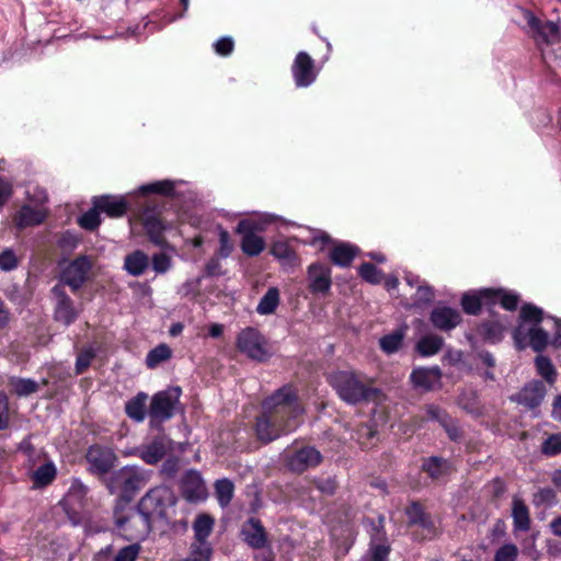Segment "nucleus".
I'll use <instances>...</instances> for the list:
<instances>
[{"instance_id": "8", "label": "nucleus", "mask_w": 561, "mask_h": 561, "mask_svg": "<svg viewBox=\"0 0 561 561\" xmlns=\"http://www.w3.org/2000/svg\"><path fill=\"white\" fill-rule=\"evenodd\" d=\"M265 337L254 328H245L237 337L239 351L256 362H266L271 357Z\"/></svg>"}, {"instance_id": "58", "label": "nucleus", "mask_w": 561, "mask_h": 561, "mask_svg": "<svg viewBox=\"0 0 561 561\" xmlns=\"http://www.w3.org/2000/svg\"><path fill=\"white\" fill-rule=\"evenodd\" d=\"M558 32H559V26L557 23H554L552 21H546L542 23V28L540 31L539 38L542 42L548 43L549 38L552 36H556L558 34Z\"/></svg>"}, {"instance_id": "10", "label": "nucleus", "mask_w": 561, "mask_h": 561, "mask_svg": "<svg viewBox=\"0 0 561 561\" xmlns=\"http://www.w3.org/2000/svg\"><path fill=\"white\" fill-rule=\"evenodd\" d=\"M92 264L88 256L81 255L71 261L60 274L59 282L70 287L72 293H77L88 280V275L91 271Z\"/></svg>"}, {"instance_id": "60", "label": "nucleus", "mask_w": 561, "mask_h": 561, "mask_svg": "<svg viewBox=\"0 0 561 561\" xmlns=\"http://www.w3.org/2000/svg\"><path fill=\"white\" fill-rule=\"evenodd\" d=\"M316 488L327 495L334 494L336 490V483L332 479H318L314 481Z\"/></svg>"}, {"instance_id": "37", "label": "nucleus", "mask_w": 561, "mask_h": 561, "mask_svg": "<svg viewBox=\"0 0 561 561\" xmlns=\"http://www.w3.org/2000/svg\"><path fill=\"white\" fill-rule=\"evenodd\" d=\"M439 376V370H431L425 368L414 369L411 374V380L416 387L430 390L434 380Z\"/></svg>"}, {"instance_id": "49", "label": "nucleus", "mask_w": 561, "mask_h": 561, "mask_svg": "<svg viewBox=\"0 0 561 561\" xmlns=\"http://www.w3.org/2000/svg\"><path fill=\"white\" fill-rule=\"evenodd\" d=\"M11 386L18 396H28L37 391L38 386L32 379H12Z\"/></svg>"}, {"instance_id": "45", "label": "nucleus", "mask_w": 561, "mask_h": 561, "mask_svg": "<svg viewBox=\"0 0 561 561\" xmlns=\"http://www.w3.org/2000/svg\"><path fill=\"white\" fill-rule=\"evenodd\" d=\"M541 454L548 457H553L561 454V432L549 435L540 447Z\"/></svg>"}, {"instance_id": "13", "label": "nucleus", "mask_w": 561, "mask_h": 561, "mask_svg": "<svg viewBox=\"0 0 561 561\" xmlns=\"http://www.w3.org/2000/svg\"><path fill=\"white\" fill-rule=\"evenodd\" d=\"M259 225L254 221L243 219L237 225L236 232L242 236L241 250L248 256L259 255L265 248L264 239L255 233Z\"/></svg>"}, {"instance_id": "28", "label": "nucleus", "mask_w": 561, "mask_h": 561, "mask_svg": "<svg viewBox=\"0 0 561 561\" xmlns=\"http://www.w3.org/2000/svg\"><path fill=\"white\" fill-rule=\"evenodd\" d=\"M450 463L447 459L437 456H431L423 459L422 470L433 480H438L448 474Z\"/></svg>"}, {"instance_id": "55", "label": "nucleus", "mask_w": 561, "mask_h": 561, "mask_svg": "<svg viewBox=\"0 0 561 561\" xmlns=\"http://www.w3.org/2000/svg\"><path fill=\"white\" fill-rule=\"evenodd\" d=\"M19 262L20 257H18L11 249L2 251V271L14 270L19 265Z\"/></svg>"}, {"instance_id": "24", "label": "nucleus", "mask_w": 561, "mask_h": 561, "mask_svg": "<svg viewBox=\"0 0 561 561\" xmlns=\"http://www.w3.org/2000/svg\"><path fill=\"white\" fill-rule=\"evenodd\" d=\"M505 327L499 320H486L477 328V334L486 343L496 344L502 341Z\"/></svg>"}, {"instance_id": "47", "label": "nucleus", "mask_w": 561, "mask_h": 561, "mask_svg": "<svg viewBox=\"0 0 561 561\" xmlns=\"http://www.w3.org/2000/svg\"><path fill=\"white\" fill-rule=\"evenodd\" d=\"M403 341V333L400 331L392 332L380 339V347L388 354L397 352Z\"/></svg>"}, {"instance_id": "62", "label": "nucleus", "mask_w": 561, "mask_h": 561, "mask_svg": "<svg viewBox=\"0 0 561 561\" xmlns=\"http://www.w3.org/2000/svg\"><path fill=\"white\" fill-rule=\"evenodd\" d=\"M524 18L527 21L528 26L537 34L539 37L540 31L542 28V21L534 15V13L529 10H524Z\"/></svg>"}, {"instance_id": "5", "label": "nucleus", "mask_w": 561, "mask_h": 561, "mask_svg": "<svg viewBox=\"0 0 561 561\" xmlns=\"http://www.w3.org/2000/svg\"><path fill=\"white\" fill-rule=\"evenodd\" d=\"M111 494H117L114 504L126 501L129 504L145 483L142 471L135 466H125L104 478L103 481Z\"/></svg>"}, {"instance_id": "15", "label": "nucleus", "mask_w": 561, "mask_h": 561, "mask_svg": "<svg viewBox=\"0 0 561 561\" xmlns=\"http://www.w3.org/2000/svg\"><path fill=\"white\" fill-rule=\"evenodd\" d=\"M182 496L190 503H198L207 497V488L198 471H187L180 483Z\"/></svg>"}, {"instance_id": "1", "label": "nucleus", "mask_w": 561, "mask_h": 561, "mask_svg": "<svg viewBox=\"0 0 561 561\" xmlns=\"http://www.w3.org/2000/svg\"><path fill=\"white\" fill-rule=\"evenodd\" d=\"M302 413L298 396L291 385H285L262 402V413L256 416L255 434L268 444L287 435L298 426L296 419Z\"/></svg>"}, {"instance_id": "2", "label": "nucleus", "mask_w": 561, "mask_h": 561, "mask_svg": "<svg viewBox=\"0 0 561 561\" xmlns=\"http://www.w3.org/2000/svg\"><path fill=\"white\" fill-rule=\"evenodd\" d=\"M138 503L154 529L160 533H181L187 529L186 518L176 519L178 497L171 488L154 486L146 492Z\"/></svg>"}, {"instance_id": "51", "label": "nucleus", "mask_w": 561, "mask_h": 561, "mask_svg": "<svg viewBox=\"0 0 561 561\" xmlns=\"http://www.w3.org/2000/svg\"><path fill=\"white\" fill-rule=\"evenodd\" d=\"M171 267V259L165 253H156L152 256V268L159 273L163 274L169 271Z\"/></svg>"}, {"instance_id": "59", "label": "nucleus", "mask_w": 561, "mask_h": 561, "mask_svg": "<svg viewBox=\"0 0 561 561\" xmlns=\"http://www.w3.org/2000/svg\"><path fill=\"white\" fill-rule=\"evenodd\" d=\"M219 243H220V248H219L220 256L228 257L232 251V244L230 242L229 233L224 229H221L219 232Z\"/></svg>"}, {"instance_id": "14", "label": "nucleus", "mask_w": 561, "mask_h": 561, "mask_svg": "<svg viewBox=\"0 0 561 561\" xmlns=\"http://www.w3.org/2000/svg\"><path fill=\"white\" fill-rule=\"evenodd\" d=\"M240 537L244 543L255 550L271 547L268 534L262 522L256 517H250L242 524Z\"/></svg>"}, {"instance_id": "7", "label": "nucleus", "mask_w": 561, "mask_h": 561, "mask_svg": "<svg viewBox=\"0 0 561 561\" xmlns=\"http://www.w3.org/2000/svg\"><path fill=\"white\" fill-rule=\"evenodd\" d=\"M88 471L104 481L112 473L117 462V456L110 447L99 444L91 445L85 453Z\"/></svg>"}, {"instance_id": "22", "label": "nucleus", "mask_w": 561, "mask_h": 561, "mask_svg": "<svg viewBox=\"0 0 561 561\" xmlns=\"http://www.w3.org/2000/svg\"><path fill=\"white\" fill-rule=\"evenodd\" d=\"M409 526H420L431 534L435 533V525L431 516L425 512L424 507L416 501L411 502L405 507Z\"/></svg>"}, {"instance_id": "32", "label": "nucleus", "mask_w": 561, "mask_h": 561, "mask_svg": "<svg viewBox=\"0 0 561 561\" xmlns=\"http://www.w3.org/2000/svg\"><path fill=\"white\" fill-rule=\"evenodd\" d=\"M356 248L346 243H340L330 251V260L333 264L347 267L356 255Z\"/></svg>"}, {"instance_id": "36", "label": "nucleus", "mask_w": 561, "mask_h": 561, "mask_svg": "<svg viewBox=\"0 0 561 561\" xmlns=\"http://www.w3.org/2000/svg\"><path fill=\"white\" fill-rule=\"evenodd\" d=\"M279 304V291L276 287H271L261 298L256 311L260 314L273 313Z\"/></svg>"}, {"instance_id": "12", "label": "nucleus", "mask_w": 561, "mask_h": 561, "mask_svg": "<svg viewBox=\"0 0 561 561\" xmlns=\"http://www.w3.org/2000/svg\"><path fill=\"white\" fill-rule=\"evenodd\" d=\"M172 440L164 434L154 436L148 444L136 448L135 455L147 465H157L172 450Z\"/></svg>"}, {"instance_id": "11", "label": "nucleus", "mask_w": 561, "mask_h": 561, "mask_svg": "<svg viewBox=\"0 0 561 561\" xmlns=\"http://www.w3.org/2000/svg\"><path fill=\"white\" fill-rule=\"evenodd\" d=\"M514 342L519 350L530 346L535 352L543 351L549 342L548 333L538 325L519 323L513 331Z\"/></svg>"}, {"instance_id": "31", "label": "nucleus", "mask_w": 561, "mask_h": 561, "mask_svg": "<svg viewBox=\"0 0 561 561\" xmlns=\"http://www.w3.org/2000/svg\"><path fill=\"white\" fill-rule=\"evenodd\" d=\"M57 476V468L53 461L48 460L41 465L32 473L34 488L42 489L53 483Z\"/></svg>"}, {"instance_id": "39", "label": "nucleus", "mask_w": 561, "mask_h": 561, "mask_svg": "<svg viewBox=\"0 0 561 561\" xmlns=\"http://www.w3.org/2000/svg\"><path fill=\"white\" fill-rule=\"evenodd\" d=\"M391 551V547L387 542H375L371 540L369 545V549L366 554L363 557V561H389V553Z\"/></svg>"}, {"instance_id": "35", "label": "nucleus", "mask_w": 561, "mask_h": 561, "mask_svg": "<svg viewBox=\"0 0 561 561\" xmlns=\"http://www.w3.org/2000/svg\"><path fill=\"white\" fill-rule=\"evenodd\" d=\"M215 494L217 497V501L221 507H226L230 504L233 492H234V485L233 483L227 479H220L215 482Z\"/></svg>"}, {"instance_id": "18", "label": "nucleus", "mask_w": 561, "mask_h": 561, "mask_svg": "<svg viewBox=\"0 0 561 561\" xmlns=\"http://www.w3.org/2000/svg\"><path fill=\"white\" fill-rule=\"evenodd\" d=\"M547 394V389L541 380H531L526 383L512 399L529 410L538 408Z\"/></svg>"}, {"instance_id": "53", "label": "nucleus", "mask_w": 561, "mask_h": 561, "mask_svg": "<svg viewBox=\"0 0 561 561\" xmlns=\"http://www.w3.org/2000/svg\"><path fill=\"white\" fill-rule=\"evenodd\" d=\"M139 552V546L137 543L129 545L122 548L116 554L114 561H135Z\"/></svg>"}, {"instance_id": "16", "label": "nucleus", "mask_w": 561, "mask_h": 561, "mask_svg": "<svg viewBox=\"0 0 561 561\" xmlns=\"http://www.w3.org/2000/svg\"><path fill=\"white\" fill-rule=\"evenodd\" d=\"M291 72L298 88L309 87L317 78L314 60L306 51L298 53L291 66Z\"/></svg>"}, {"instance_id": "40", "label": "nucleus", "mask_w": 561, "mask_h": 561, "mask_svg": "<svg viewBox=\"0 0 561 561\" xmlns=\"http://www.w3.org/2000/svg\"><path fill=\"white\" fill-rule=\"evenodd\" d=\"M443 343V339L438 335H426L419 341L416 348L420 354L431 356L440 351Z\"/></svg>"}, {"instance_id": "41", "label": "nucleus", "mask_w": 561, "mask_h": 561, "mask_svg": "<svg viewBox=\"0 0 561 561\" xmlns=\"http://www.w3.org/2000/svg\"><path fill=\"white\" fill-rule=\"evenodd\" d=\"M519 317L520 323L538 325L542 321L543 311L531 304H525L520 309Z\"/></svg>"}, {"instance_id": "17", "label": "nucleus", "mask_w": 561, "mask_h": 561, "mask_svg": "<svg viewBox=\"0 0 561 561\" xmlns=\"http://www.w3.org/2000/svg\"><path fill=\"white\" fill-rule=\"evenodd\" d=\"M321 453L311 446L302 447L296 450L287 461V466L290 471L296 473H302L309 468H314L322 462Z\"/></svg>"}, {"instance_id": "6", "label": "nucleus", "mask_w": 561, "mask_h": 561, "mask_svg": "<svg viewBox=\"0 0 561 561\" xmlns=\"http://www.w3.org/2000/svg\"><path fill=\"white\" fill-rule=\"evenodd\" d=\"M181 394L182 389L173 386L158 391L151 397L148 409L149 426L151 428L160 430L164 422L175 415Z\"/></svg>"}, {"instance_id": "57", "label": "nucleus", "mask_w": 561, "mask_h": 561, "mask_svg": "<svg viewBox=\"0 0 561 561\" xmlns=\"http://www.w3.org/2000/svg\"><path fill=\"white\" fill-rule=\"evenodd\" d=\"M233 41L230 37H222L214 44L216 53L221 56H228L229 54H231L233 50Z\"/></svg>"}, {"instance_id": "33", "label": "nucleus", "mask_w": 561, "mask_h": 561, "mask_svg": "<svg viewBox=\"0 0 561 561\" xmlns=\"http://www.w3.org/2000/svg\"><path fill=\"white\" fill-rule=\"evenodd\" d=\"M215 519L208 514H199L193 523L195 538L198 542L206 541L213 531Z\"/></svg>"}, {"instance_id": "54", "label": "nucleus", "mask_w": 561, "mask_h": 561, "mask_svg": "<svg viewBox=\"0 0 561 561\" xmlns=\"http://www.w3.org/2000/svg\"><path fill=\"white\" fill-rule=\"evenodd\" d=\"M180 469L179 459L176 457H170L164 460L161 468V473L165 478H174Z\"/></svg>"}, {"instance_id": "20", "label": "nucleus", "mask_w": 561, "mask_h": 561, "mask_svg": "<svg viewBox=\"0 0 561 561\" xmlns=\"http://www.w3.org/2000/svg\"><path fill=\"white\" fill-rule=\"evenodd\" d=\"M430 319L436 329L450 331L460 323L461 314L450 307H436L432 310Z\"/></svg>"}, {"instance_id": "43", "label": "nucleus", "mask_w": 561, "mask_h": 561, "mask_svg": "<svg viewBox=\"0 0 561 561\" xmlns=\"http://www.w3.org/2000/svg\"><path fill=\"white\" fill-rule=\"evenodd\" d=\"M271 254L277 260L291 263L295 260V251L288 242L279 240L275 241L271 247Z\"/></svg>"}, {"instance_id": "21", "label": "nucleus", "mask_w": 561, "mask_h": 561, "mask_svg": "<svg viewBox=\"0 0 561 561\" xmlns=\"http://www.w3.org/2000/svg\"><path fill=\"white\" fill-rule=\"evenodd\" d=\"M93 205L110 217H123L128 208L124 197L103 195L93 198Z\"/></svg>"}, {"instance_id": "19", "label": "nucleus", "mask_w": 561, "mask_h": 561, "mask_svg": "<svg viewBox=\"0 0 561 561\" xmlns=\"http://www.w3.org/2000/svg\"><path fill=\"white\" fill-rule=\"evenodd\" d=\"M309 289L312 294H327L332 285L331 270L322 263H313L308 267Z\"/></svg>"}, {"instance_id": "34", "label": "nucleus", "mask_w": 561, "mask_h": 561, "mask_svg": "<svg viewBox=\"0 0 561 561\" xmlns=\"http://www.w3.org/2000/svg\"><path fill=\"white\" fill-rule=\"evenodd\" d=\"M535 366L538 375L545 379L550 386L554 385L558 373L551 359L547 356L539 355L535 359Z\"/></svg>"}, {"instance_id": "38", "label": "nucleus", "mask_w": 561, "mask_h": 561, "mask_svg": "<svg viewBox=\"0 0 561 561\" xmlns=\"http://www.w3.org/2000/svg\"><path fill=\"white\" fill-rule=\"evenodd\" d=\"M171 356V347L168 346L167 344H159L158 346L149 351V353L147 354L146 365L148 368H156L161 363L170 359Z\"/></svg>"}, {"instance_id": "64", "label": "nucleus", "mask_w": 561, "mask_h": 561, "mask_svg": "<svg viewBox=\"0 0 561 561\" xmlns=\"http://www.w3.org/2000/svg\"><path fill=\"white\" fill-rule=\"evenodd\" d=\"M443 427L451 440L458 442L462 438L460 428L451 421V419L447 423H444Z\"/></svg>"}, {"instance_id": "29", "label": "nucleus", "mask_w": 561, "mask_h": 561, "mask_svg": "<svg viewBox=\"0 0 561 561\" xmlns=\"http://www.w3.org/2000/svg\"><path fill=\"white\" fill-rule=\"evenodd\" d=\"M45 214L39 209L24 205L14 216V224L22 229L30 226L39 225L44 221Z\"/></svg>"}, {"instance_id": "56", "label": "nucleus", "mask_w": 561, "mask_h": 561, "mask_svg": "<svg viewBox=\"0 0 561 561\" xmlns=\"http://www.w3.org/2000/svg\"><path fill=\"white\" fill-rule=\"evenodd\" d=\"M435 298L434 291L430 286H419L415 294V302L431 304Z\"/></svg>"}, {"instance_id": "3", "label": "nucleus", "mask_w": 561, "mask_h": 561, "mask_svg": "<svg viewBox=\"0 0 561 561\" xmlns=\"http://www.w3.org/2000/svg\"><path fill=\"white\" fill-rule=\"evenodd\" d=\"M113 520L116 534L128 541L144 540L154 529L147 515L139 508V503L136 506L127 504L126 501L114 504Z\"/></svg>"}, {"instance_id": "52", "label": "nucleus", "mask_w": 561, "mask_h": 561, "mask_svg": "<svg viewBox=\"0 0 561 561\" xmlns=\"http://www.w3.org/2000/svg\"><path fill=\"white\" fill-rule=\"evenodd\" d=\"M210 554L211 548L207 541L198 542V547H196L192 552V558L186 559L185 561H209Z\"/></svg>"}, {"instance_id": "26", "label": "nucleus", "mask_w": 561, "mask_h": 561, "mask_svg": "<svg viewBox=\"0 0 561 561\" xmlns=\"http://www.w3.org/2000/svg\"><path fill=\"white\" fill-rule=\"evenodd\" d=\"M493 289H482L478 295L465 294L461 298V306L467 314H478L483 304H489Z\"/></svg>"}, {"instance_id": "46", "label": "nucleus", "mask_w": 561, "mask_h": 561, "mask_svg": "<svg viewBox=\"0 0 561 561\" xmlns=\"http://www.w3.org/2000/svg\"><path fill=\"white\" fill-rule=\"evenodd\" d=\"M100 209L96 208L94 205L91 209L85 211L78 220L80 227H82L85 230L93 231L95 230L100 224Z\"/></svg>"}, {"instance_id": "30", "label": "nucleus", "mask_w": 561, "mask_h": 561, "mask_svg": "<svg viewBox=\"0 0 561 561\" xmlns=\"http://www.w3.org/2000/svg\"><path fill=\"white\" fill-rule=\"evenodd\" d=\"M512 517L514 528L520 531H527L530 528L529 511L525 502L517 497H513Z\"/></svg>"}, {"instance_id": "27", "label": "nucleus", "mask_w": 561, "mask_h": 561, "mask_svg": "<svg viewBox=\"0 0 561 561\" xmlns=\"http://www.w3.org/2000/svg\"><path fill=\"white\" fill-rule=\"evenodd\" d=\"M147 401L148 394L146 392H138L135 397L129 399L125 404L127 416L137 423L144 422L148 414V412H146Z\"/></svg>"}, {"instance_id": "44", "label": "nucleus", "mask_w": 561, "mask_h": 561, "mask_svg": "<svg viewBox=\"0 0 561 561\" xmlns=\"http://www.w3.org/2000/svg\"><path fill=\"white\" fill-rule=\"evenodd\" d=\"M142 194L153 193L161 195H172L174 192V183L170 180L157 181L142 185L140 188Z\"/></svg>"}, {"instance_id": "61", "label": "nucleus", "mask_w": 561, "mask_h": 561, "mask_svg": "<svg viewBox=\"0 0 561 561\" xmlns=\"http://www.w3.org/2000/svg\"><path fill=\"white\" fill-rule=\"evenodd\" d=\"M92 357L89 352L80 353L76 359V373L82 374L90 366Z\"/></svg>"}, {"instance_id": "42", "label": "nucleus", "mask_w": 561, "mask_h": 561, "mask_svg": "<svg viewBox=\"0 0 561 561\" xmlns=\"http://www.w3.org/2000/svg\"><path fill=\"white\" fill-rule=\"evenodd\" d=\"M497 300L504 309L513 311L517 308L519 297L518 295L506 293L503 289H493V295L490 298V302L495 304Z\"/></svg>"}, {"instance_id": "63", "label": "nucleus", "mask_w": 561, "mask_h": 561, "mask_svg": "<svg viewBox=\"0 0 561 561\" xmlns=\"http://www.w3.org/2000/svg\"><path fill=\"white\" fill-rule=\"evenodd\" d=\"M427 415L430 419L437 421L442 426L444 423H447L450 420V417L444 411L434 405L428 407Z\"/></svg>"}, {"instance_id": "23", "label": "nucleus", "mask_w": 561, "mask_h": 561, "mask_svg": "<svg viewBox=\"0 0 561 561\" xmlns=\"http://www.w3.org/2000/svg\"><path fill=\"white\" fill-rule=\"evenodd\" d=\"M149 267V256L141 250H135L124 259V268L131 276L142 275Z\"/></svg>"}, {"instance_id": "25", "label": "nucleus", "mask_w": 561, "mask_h": 561, "mask_svg": "<svg viewBox=\"0 0 561 561\" xmlns=\"http://www.w3.org/2000/svg\"><path fill=\"white\" fill-rule=\"evenodd\" d=\"M144 228L145 231L149 238V240L158 245V247H165L167 240L164 238V230L165 226L163 225L162 220L159 219L154 215H148L144 219Z\"/></svg>"}, {"instance_id": "4", "label": "nucleus", "mask_w": 561, "mask_h": 561, "mask_svg": "<svg viewBox=\"0 0 561 561\" xmlns=\"http://www.w3.org/2000/svg\"><path fill=\"white\" fill-rule=\"evenodd\" d=\"M339 398L350 404L376 400L379 390L369 386L362 375L353 370H337L327 377Z\"/></svg>"}, {"instance_id": "9", "label": "nucleus", "mask_w": 561, "mask_h": 561, "mask_svg": "<svg viewBox=\"0 0 561 561\" xmlns=\"http://www.w3.org/2000/svg\"><path fill=\"white\" fill-rule=\"evenodd\" d=\"M50 296L54 305V320L65 327L76 322L80 316V309L75 306V301L66 293L62 284H56L50 289Z\"/></svg>"}, {"instance_id": "50", "label": "nucleus", "mask_w": 561, "mask_h": 561, "mask_svg": "<svg viewBox=\"0 0 561 561\" xmlns=\"http://www.w3.org/2000/svg\"><path fill=\"white\" fill-rule=\"evenodd\" d=\"M518 556V548L514 543H506L499 548L494 561H515Z\"/></svg>"}, {"instance_id": "48", "label": "nucleus", "mask_w": 561, "mask_h": 561, "mask_svg": "<svg viewBox=\"0 0 561 561\" xmlns=\"http://www.w3.org/2000/svg\"><path fill=\"white\" fill-rule=\"evenodd\" d=\"M358 273L363 279L370 284H379L382 280V272L371 263H363Z\"/></svg>"}]
</instances>
